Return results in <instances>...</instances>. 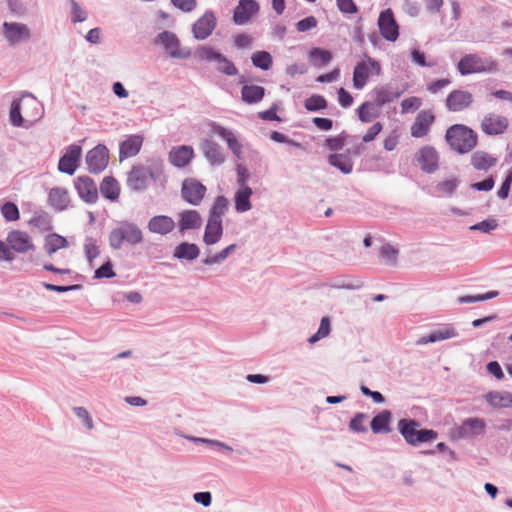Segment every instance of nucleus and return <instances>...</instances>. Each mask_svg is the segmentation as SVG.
Listing matches in <instances>:
<instances>
[{
    "label": "nucleus",
    "mask_w": 512,
    "mask_h": 512,
    "mask_svg": "<svg viewBox=\"0 0 512 512\" xmlns=\"http://www.w3.org/2000/svg\"><path fill=\"white\" fill-rule=\"evenodd\" d=\"M206 187L194 178H187L181 187V196L189 204L198 206L203 200Z\"/></svg>",
    "instance_id": "12"
},
{
    "label": "nucleus",
    "mask_w": 512,
    "mask_h": 512,
    "mask_svg": "<svg viewBox=\"0 0 512 512\" xmlns=\"http://www.w3.org/2000/svg\"><path fill=\"white\" fill-rule=\"evenodd\" d=\"M202 226V217L196 210H184L178 215L179 232L197 230Z\"/></svg>",
    "instance_id": "27"
},
{
    "label": "nucleus",
    "mask_w": 512,
    "mask_h": 512,
    "mask_svg": "<svg viewBox=\"0 0 512 512\" xmlns=\"http://www.w3.org/2000/svg\"><path fill=\"white\" fill-rule=\"evenodd\" d=\"M370 74L379 76L381 74L380 63L364 54V59L356 64L353 71V86L357 90H362L369 79Z\"/></svg>",
    "instance_id": "7"
},
{
    "label": "nucleus",
    "mask_w": 512,
    "mask_h": 512,
    "mask_svg": "<svg viewBox=\"0 0 512 512\" xmlns=\"http://www.w3.org/2000/svg\"><path fill=\"white\" fill-rule=\"evenodd\" d=\"M331 332V320L328 316L322 317L319 328L315 334L308 338L310 344H315L323 338H326Z\"/></svg>",
    "instance_id": "47"
},
{
    "label": "nucleus",
    "mask_w": 512,
    "mask_h": 512,
    "mask_svg": "<svg viewBox=\"0 0 512 512\" xmlns=\"http://www.w3.org/2000/svg\"><path fill=\"white\" fill-rule=\"evenodd\" d=\"M497 295H498L497 291H489L487 293L478 294V295H466V296L459 297L458 302L460 304H470V303H475V302H479V301L489 300V299L496 297Z\"/></svg>",
    "instance_id": "55"
},
{
    "label": "nucleus",
    "mask_w": 512,
    "mask_h": 512,
    "mask_svg": "<svg viewBox=\"0 0 512 512\" xmlns=\"http://www.w3.org/2000/svg\"><path fill=\"white\" fill-rule=\"evenodd\" d=\"M228 209V200L226 197L220 195L217 196L214 200L212 207L209 210V219L222 221L223 216L225 215Z\"/></svg>",
    "instance_id": "43"
},
{
    "label": "nucleus",
    "mask_w": 512,
    "mask_h": 512,
    "mask_svg": "<svg viewBox=\"0 0 512 512\" xmlns=\"http://www.w3.org/2000/svg\"><path fill=\"white\" fill-rule=\"evenodd\" d=\"M176 227V223L172 217L167 215L153 216L147 223V228L151 233L159 235H167Z\"/></svg>",
    "instance_id": "25"
},
{
    "label": "nucleus",
    "mask_w": 512,
    "mask_h": 512,
    "mask_svg": "<svg viewBox=\"0 0 512 512\" xmlns=\"http://www.w3.org/2000/svg\"><path fill=\"white\" fill-rule=\"evenodd\" d=\"M416 160L425 173H434L439 167V154L432 146L422 147L416 154Z\"/></svg>",
    "instance_id": "14"
},
{
    "label": "nucleus",
    "mask_w": 512,
    "mask_h": 512,
    "mask_svg": "<svg viewBox=\"0 0 512 512\" xmlns=\"http://www.w3.org/2000/svg\"><path fill=\"white\" fill-rule=\"evenodd\" d=\"M457 336V332L453 327L446 326L437 330L432 331L429 335L420 337L417 341V345H426L428 343H435L450 339Z\"/></svg>",
    "instance_id": "30"
},
{
    "label": "nucleus",
    "mask_w": 512,
    "mask_h": 512,
    "mask_svg": "<svg viewBox=\"0 0 512 512\" xmlns=\"http://www.w3.org/2000/svg\"><path fill=\"white\" fill-rule=\"evenodd\" d=\"M79 197L87 203H95L98 199V190L94 181L88 176H79L74 181Z\"/></svg>",
    "instance_id": "20"
},
{
    "label": "nucleus",
    "mask_w": 512,
    "mask_h": 512,
    "mask_svg": "<svg viewBox=\"0 0 512 512\" xmlns=\"http://www.w3.org/2000/svg\"><path fill=\"white\" fill-rule=\"evenodd\" d=\"M379 255L386 264L394 265L397 261L398 249L387 243L381 247Z\"/></svg>",
    "instance_id": "53"
},
{
    "label": "nucleus",
    "mask_w": 512,
    "mask_h": 512,
    "mask_svg": "<svg viewBox=\"0 0 512 512\" xmlns=\"http://www.w3.org/2000/svg\"><path fill=\"white\" fill-rule=\"evenodd\" d=\"M204 157L211 166H220L226 160V155L221 146L209 139H205L201 144Z\"/></svg>",
    "instance_id": "24"
},
{
    "label": "nucleus",
    "mask_w": 512,
    "mask_h": 512,
    "mask_svg": "<svg viewBox=\"0 0 512 512\" xmlns=\"http://www.w3.org/2000/svg\"><path fill=\"white\" fill-rule=\"evenodd\" d=\"M378 27L383 38L394 42L399 37V26L391 9L383 10L378 18Z\"/></svg>",
    "instance_id": "13"
},
{
    "label": "nucleus",
    "mask_w": 512,
    "mask_h": 512,
    "mask_svg": "<svg viewBox=\"0 0 512 512\" xmlns=\"http://www.w3.org/2000/svg\"><path fill=\"white\" fill-rule=\"evenodd\" d=\"M143 240L144 236L140 227L130 221L120 222L109 233V245L114 250L121 249L124 243L131 246L139 245Z\"/></svg>",
    "instance_id": "3"
},
{
    "label": "nucleus",
    "mask_w": 512,
    "mask_h": 512,
    "mask_svg": "<svg viewBox=\"0 0 512 512\" xmlns=\"http://www.w3.org/2000/svg\"><path fill=\"white\" fill-rule=\"evenodd\" d=\"M84 252H85V256H86V259L87 261L92 264V261L97 258L100 254V250H99V247L97 246V243H96V240L91 238V237H87L85 239V243H84Z\"/></svg>",
    "instance_id": "54"
},
{
    "label": "nucleus",
    "mask_w": 512,
    "mask_h": 512,
    "mask_svg": "<svg viewBox=\"0 0 512 512\" xmlns=\"http://www.w3.org/2000/svg\"><path fill=\"white\" fill-rule=\"evenodd\" d=\"M194 149L189 145L174 146L169 152L168 160L174 167L184 168L194 158Z\"/></svg>",
    "instance_id": "23"
},
{
    "label": "nucleus",
    "mask_w": 512,
    "mask_h": 512,
    "mask_svg": "<svg viewBox=\"0 0 512 512\" xmlns=\"http://www.w3.org/2000/svg\"><path fill=\"white\" fill-rule=\"evenodd\" d=\"M392 420V413L390 410H382L375 415L371 421V430L374 434L389 433L391 428L389 426Z\"/></svg>",
    "instance_id": "34"
},
{
    "label": "nucleus",
    "mask_w": 512,
    "mask_h": 512,
    "mask_svg": "<svg viewBox=\"0 0 512 512\" xmlns=\"http://www.w3.org/2000/svg\"><path fill=\"white\" fill-rule=\"evenodd\" d=\"M458 185L459 180L453 178L438 183L435 189L439 196H451L456 191Z\"/></svg>",
    "instance_id": "50"
},
{
    "label": "nucleus",
    "mask_w": 512,
    "mask_h": 512,
    "mask_svg": "<svg viewBox=\"0 0 512 512\" xmlns=\"http://www.w3.org/2000/svg\"><path fill=\"white\" fill-rule=\"evenodd\" d=\"M143 137L140 135H130L119 145V160L136 156L142 147Z\"/></svg>",
    "instance_id": "26"
},
{
    "label": "nucleus",
    "mask_w": 512,
    "mask_h": 512,
    "mask_svg": "<svg viewBox=\"0 0 512 512\" xmlns=\"http://www.w3.org/2000/svg\"><path fill=\"white\" fill-rule=\"evenodd\" d=\"M411 61L420 67H433L434 62H427L426 55L419 49H413L410 53Z\"/></svg>",
    "instance_id": "59"
},
{
    "label": "nucleus",
    "mask_w": 512,
    "mask_h": 512,
    "mask_svg": "<svg viewBox=\"0 0 512 512\" xmlns=\"http://www.w3.org/2000/svg\"><path fill=\"white\" fill-rule=\"evenodd\" d=\"M200 254L199 247L194 243L182 242L174 249L173 256L179 260L194 261Z\"/></svg>",
    "instance_id": "33"
},
{
    "label": "nucleus",
    "mask_w": 512,
    "mask_h": 512,
    "mask_svg": "<svg viewBox=\"0 0 512 512\" xmlns=\"http://www.w3.org/2000/svg\"><path fill=\"white\" fill-rule=\"evenodd\" d=\"M163 160L150 158L146 165H134L127 176V186L136 192L147 189L151 181H156L163 173Z\"/></svg>",
    "instance_id": "1"
},
{
    "label": "nucleus",
    "mask_w": 512,
    "mask_h": 512,
    "mask_svg": "<svg viewBox=\"0 0 512 512\" xmlns=\"http://www.w3.org/2000/svg\"><path fill=\"white\" fill-rule=\"evenodd\" d=\"M1 34L9 46L14 47L21 42L31 39L30 28L21 22H7L2 24Z\"/></svg>",
    "instance_id": "8"
},
{
    "label": "nucleus",
    "mask_w": 512,
    "mask_h": 512,
    "mask_svg": "<svg viewBox=\"0 0 512 512\" xmlns=\"http://www.w3.org/2000/svg\"><path fill=\"white\" fill-rule=\"evenodd\" d=\"M100 192L103 197L115 201L120 193L118 182L113 177H105L100 184Z\"/></svg>",
    "instance_id": "41"
},
{
    "label": "nucleus",
    "mask_w": 512,
    "mask_h": 512,
    "mask_svg": "<svg viewBox=\"0 0 512 512\" xmlns=\"http://www.w3.org/2000/svg\"><path fill=\"white\" fill-rule=\"evenodd\" d=\"M484 398L493 408L512 407V393L508 391H491L485 394Z\"/></svg>",
    "instance_id": "32"
},
{
    "label": "nucleus",
    "mask_w": 512,
    "mask_h": 512,
    "mask_svg": "<svg viewBox=\"0 0 512 512\" xmlns=\"http://www.w3.org/2000/svg\"><path fill=\"white\" fill-rule=\"evenodd\" d=\"M497 163V159L485 151H476L471 155V164L476 170H488Z\"/></svg>",
    "instance_id": "35"
},
{
    "label": "nucleus",
    "mask_w": 512,
    "mask_h": 512,
    "mask_svg": "<svg viewBox=\"0 0 512 512\" xmlns=\"http://www.w3.org/2000/svg\"><path fill=\"white\" fill-rule=\"evenodd\" d=\"M252 64L261 70L267 71L272 67V56L267 51H256L251 56Z\"/></svg>",
    "instance_id": "45"
},
{
    "label": "nucleus",
    "mask_w": 512,
    "mask_h": 512,
    "mask_svg": "<svg viewBox=\"0 0 512 512\" xmlns=\"http://www.w3.org/2000/svg\"><path fill=\"white\" fill-rule=\"evenodd\" d=\"M434 119L435 117L430 111H421L411 126V135L416 138L427 135Z\"/></svg>",
    "instance_id": "28"
},
{
    "label": "nucleus",
    "mask_w": 512,
    "mask_h": 512,
    "mask_svg": "<svg viewBox=\"0 0 512 512\" xmlns=\"http://www.w3.org/2000/svg\"><path fill=\"white\" fill-rule=\"evenodd\" d=\"M258 12L259 4L255 0H240L234 9L233 21L236 25H244Z\"/></svg>",
    "instance_id": "16"
},
{
    "label": "nucleus",
    "mask_w": 512,
    "mask_h": 512,
    "mask_svg": "<svg viewBox=\"0 0 512 512\" xmlns=\"http://www.w3.org/2000/svg\"><path fill=\"white\" fill-rule=\"evenodd\" d=\"M115 276V273L113 271V267L110 261H107L103 265H101L98 269L95 271L94 278L100 279V278H112Z\"/></svg>",
    "instance_id": "63"
},
{
    "label": "nucleus",
    "mask_w": 512,
    "mask_h": 512,
    "mask_svg": "<svg viewBox=\"0 0 512 512\" xmlns=\"http://www.w3.org/2000/svg\"><path fill=\"white\" fill-rule=\"evenodd\" d=\"M309 59L313 66L322 67L332 60V53L322 48H312L309 52Z\"/></svg>",
    "instance_id": "44"
},
{
    "label": "nucleus",
    "mask_w": 512,
    "mask_h": 512,
    "mask_svg": "<svg viewBox=\"0 0 512 512\" xmlns=\"http://www.w3.org/2000/svg\"><path fill=\"white\" fill-rule=\"evenodd\" d=\"M207 126L212 135H217L226 142L235 157L238 159L242 157L243 146L232 130L225 128L215 121H209Z\"/></svg>",
    "instance_id": "10"
},
{
    "label": "nucleus",
    "mask_w": 512,
    "mask_h": 512,
    "mask_svg": "<svg viewBox=\"0 0 512 512\" xmlns=\"http://www.w3.org/2000/svg\"><path fill=\"white\" fill-rule=\"evenodd\" d=\"M1 213L7 221H16L20 217L19 209L13 202H6L1 207Z\"/></svg>",
    "instance_id": "56"
},
{
    "label": "nucleus",
    "mask_w": 512,
    "mask_h": 512,
    "mask_svg": "<svg viewBox=\"0 0 512 512\" xmlns=\"http://www.w3.org/2000/svg\"><path fill=\"white\" fill-rule=\"evenodd\" d=\"M345 134L342 133L336 137H329L326 139V146L333 151H339L344 147Z\"/></svg>",
    "instance_id": "62"
},
{
    "label": "nucleus",
    "mask_w": 512,
    "mask_h": 512,
    "mask_svg": "<svg viewBox=\"0 0 512 512\" xmlns=\"http://www.w3.org/2000/svg\"><path fill=\"white\" fill-rule=\"evenodd\" d=\"M6 241L11 250L17 253H27L34 250L31 237L24 231L13 230L9 232Z\"/></svg>",
    "instance_id": "19"
},
{
    "label": "nucleus",
    "mask_w": 512,
    "mask_h": 512,
    "mask_svg": "<svg viewBox=\"0 0 512 512\" xmlns=\"http://www.w3.org/2000/svg\"><path fill=\"white\" fill-rule=\"evenodd\" d=\"M457 69L463 76L483 72L491 73L497 70V63L491 57L482 58L477 54H466L458 62Z\"/></svg>",
    "instance_id": "6"
},
{
    "label": "nucleus",
    "mask_w": 512,
    "mask_h": 512,
    "mask_svg": "<svg viewBox=\"0 0 512 512\" xmlns=\"http://www.w3.org/2000/svg\"><path fill=\"white\" fill-rule=\"evenodd\" d=\"M237 249L236 244H230L221 251L216 254H211L210 252L207 256L202 259V264L206 266H213L217 264H221L224 260H226L232 253Z\"/></svg>",
    "instance_id": "39"
},
{
    "label": "nucleus",
    "mask_w": 512,
    "mask_h": 512,
    "mask_svg": "<svg viewBox=\"0 0 512 512\" xmlns=\"http://www.w3.org/2000/svg\"><path fill=\"white\" fill-rule=\"evenodd\" d=\"M70 3V18L73 24L82 23L87 20L88 12L80 6L75 0H69Z\"/></svg>",
    "instance_id": "49"
},
{
    "label": "nucleus",
    "mask_w": 512,
    "mask_h": 512,
    "mask_svg": "<svg viewBox=\"0 0 512 512\" xmlns=\"http://www.w3.org/2000/svg\"><path fill=\"white\" fill-rule=\"evenodd\" d=\"M368 416L365 413L358 412L349 422V429L354 433H366L368 431L365 422Z\"/></svg>",
    "instance_id": "51"
},
{
    "label": "nucleus",
    "mask_w": 512,
    "mask_h": 512,
    "mask_svg": "<svg viewBox=\"0 0 512 512\" xmlns=\"http://www.w3.org/2000/svg\"><path fill=\"white\" fill-rule=\"evenodd\" d=\"M419 422L414 419H400L397 427L407 442L411 446H418L422 443H427L435 440L438 436L437 432L432 429H418Z\"/></svg>",
    "instance_id": "4"
},
{
    "label": "nucleus",
    "mask_w": 512,
    "mask_h": 512,
    "mask_svg": "<svg viewBox=\"0 0 512 512\" xmlns=\"http://www.w3.org/2000/svg\"><path fill=\"white\" fill-rule=\"evenodd\" d=\"M30 224L39 229L48 230L50 228V219H49L48 214L42 213V214L34 216L30 220Z\"/></svg>",
    "instance_id": "60"
},
{
    "label": "nucleus",
    "mask_w": 512,
    "mask_h": 512,
    "mask_svg": "<svg viewBox=\"0 0 512 512\" xmlns=\"http://www.w3.org/2000/svg\"><path fill=\"white\" fill-rule=\"evenodd\" d=\"M372 93L374 96L375 104L379 107H382L385 104L391 103L398 99L403 94V90L393 86L392 84H385L376 86Z\"/></svg>",
    "instance_id": "22"
},
{
    "label": "nucleus",
    "mask_w": 512,
    "mask_h": 512,
    "mask_svg": "<svg viewBox=\"0 0 512 512\" xmlns=\"http://www.w3.org/2000/svg\"><path fill=\"white\" fill-rule=\"evenodd\" d=\"M328 163L344 174H350L353 171V162L346 154H331L328 157Z\"/></svg>",
    "instance_id": "40"
},
{
    "label": "nucleus",
    "mask_w": 512,
    "mask_h": 512,
    "mask_svg": "<svg viewBox=\"0 0 512 512\" xmlns=\"http://www.w3.org/2000/svg\"><path fill=\"white\" fill-rule=\"evenodd\" d=\"M445 139L452 150L466 154L477 145L478 137L468 126L454 124L447 129Z\"/></svg>",
    "instance_id": "2"
},
{
    "label": "nucleus",
    "mask_w": 512,
    "mask_h": 512,
    "mask_svg": "<svg viewBox=\"0 0 512 512\" xmlns=\"http://www.w3.org/2000/svg\"><path fill=\"white\" fill-rule=\"evenodd\" d=\"M253 190L249 186L238 188L234 194L235 210L238 213H245L252 208L250 201Z\"/></svg>",
    "instance_id": "31"
},
{
    "label": "nucleus",
    "mask_w": 512,
    "mask_h": 512,
    "mask_svg": "<svg viewBox=\"0 0 512 512\" xmlns=\"http://www.w3.org/2000/svg\"><path fill=\"white\" fill-rule=\"evenodd\" d=\"M195 55L201 61L214 63L215 70L223 75L233 77L239 74V70L235 64L211 46H199L195 51Z\"/></svg>",
    "instance_id": "5"
},
{
    "label": "nucleus",
    "mask_w": 512,
    "mask_h": 512,
    "mask_svg": "<svg viewBox=\"0 0 512 512\" xmlns=\"http://www.w3.org/2000/svg\"><path fill=\"white\" fill-rule=\"evenodd\" d=\"M78 166L79 164L62 156L58 163V170L62 173L73 175L77 170Z\"/></svg>",
    "instance_id": "58"
},
{
    "label": "nucleus",
    "mask_w": 512,
    "mask_h": 512,
    "mask_svg": "<svg viewBox=\"0 0 512 512\" xmlns=\"http://www.w3.org/2000/svg\"><path fill=\"white\" fill-rule=\"evenodd\" d=\"M66 247H68L67 239L59 234L51 233L45 237L44 249L49 256Z\"/></svg>",
    "instance_id": "38"
},
{
    "label": "nucleus",
    "mask_w": 512,
    "mask_h": 512,
    "mask_svg": "<svg viewBox=\"0 0 512 512\" xmlns=\"http://www.w3.org/2000/svg\"><path fill=\"white\" fill-rule=\"evenodd\" d=\"M73 411L79 420L83 423V425L88 429L92 430L94 428L93 420L88 412V410L84 407H74Z\"/></svg>",
    "instance_id": "57"
},
{
    "label": "nucleus",
    "mask_w": 512,
    "mask_h": 512,
    "mask_svg": "<svg viewBox=\"0 0 512 512\" xmlns=\"http://www.w3.org/2000/svg\"><path fill=\"white\" fill-rule=\"evenodd\" d=\"M317 26V20L313 16H308L296 23L299 32H307Z\"/></svg>",
    "instance_id": "64"
},
{
    "label": "nucleus",
    "mask_w": 512,
    "mask_h": 512,
    "mask_svg": "<svg viewBox=\"0 0 512 512\" xmlns=\"http://www.w3.org/2000/svg\"><path fill=\"white\" fill-rule=\"evenodd\" d=\"M486 423L485 420L478 417H471L465 419L457 428V435L460 438H472L485 433Z\"/></svg>",
    "instance_id": "21"
},
{
    "label": "nucleus",
    "mask_w": 512,
    "mask_h": 512,
    "mask_svg": "<svg viewBox=\"0 0 512 512\" xmlns=\"http://www.w3.org/2000/svg\"><path fill=\"white\" fill-rule=\"evenodd\" d=\"M156 44L163 46L165 51L172 58L187 59L191 55L189 48H181L177 35L171 31H163L159 33L155 39Z\"/></svg>",
    "instance_id": "9"
},
{
    "label": "nucleus",
    "mask_w": 512,
    "mask_h": 512,
    "mask_svg": "<svg viewBox=\"0 0 512 512\" xmlns=\"http://www.w3.org/2000/svg\"><path fill=\"white\" fill-rule=\"evenodd\" d=\"M21 104V99H14L11 103L9 119L15 127H22L24 125V119L21 115Z\"/></svg>",
    "instance_id": "48"
},
{
    "label": "nucleus",
    "mask_w": 512,
    "mask_h": 512,
    "mask_svg": "<svg viewBox=\"0 0 512 512\" xmlns=\"http://www.w3.org/2000/svg\"><path fill=\"white\" fill-rule=\"evenodd\" d=\"M86 164L89 172L101 173L108 165L109 151L105 145L98 144L86 154Z\"/></svg>",
    "instance_id": "11"
},
{
    "label": "nucleus",
    "mask_w": 512,
    "mask_h": 512,
    "mask_svg": "<svg viewBox=\"0 0 512 512\" xmlns=\"http://www.w3.org/2000/svg\"><path fill=\"white\" fill-rule=\"evenodd\" d=\"M304 106L308 111L316 112L325 109L327 101L323 96L315 94L305 100Z\"/></svg>",
    "instance_id": "52"
},
{
    "label": "nucleus",
    "mask_w": 512,
    "mask_h": 512,
    "mask_svg": "<svg viewBox=\"0 0 512 512\" xmlns=\"http://www.w3.org/2000/svg\"><path fill=\"white\" fill-rule=\"evenodd\" d=\"M376 106V104L369 101L361 104L357 109L359 120L364 123H369L377 118L379 116V110Z\"/></svg>",
    "instance_id": "42"
},
{
    "label": "nucleus",
    "mask_w": 512,
    "mask_h": 512,
    "mask_svg": "<svg viewBox=\"0 0 512 512\" xmlns=\"http://www.w3.org/2000/svg\"><path fill=\"white\" fill-rule=\"evenodd\" d=\"M217 24L216 17L212 11H206L192 26V32L197 40L208 38Z\"/></svg>",
    "instance_id": "15"
},
{
    "label": "nucleus",
    "mask_w": 512,
    "mask_h": 512,
    "mask_svg": "<svg viewBox=\"0 0 512 512\" xmlns=\"http://www.w3.org/2000/svg\"><path fill=\"white\" fill-rule=\"evenodd\" d=\"M422 104V101L418 97H409L401 102L402 113H407L411 110L418 109Z\"/></svg>",
    "instance_id": "61"
},
{
    "label": "nucleus",
    "mask_w": 512,
    "mask_h": 512,
    "mask_svg": "<svg viewBox=\"0 0 512 512\" xmlns=\"http://www.w3.org/2000/svg\"><path fill=\"white\" fill-rule=\"evenodd\" d=\"M49 202L50 204L59 211H62L67 208L69 204V196L65 189L63 188H52L49 192Z\"/></svg>",
    "instance_id": "37"
},
{
    "label": "nucleus",
    "mask_w": 512,
    "mask_h": 512,
    "mask_svg": "<svg viewBox=\"0 0 512 512\" xmlns=\"http://www.w3.org/2000/svg\"><path fill=\"white\" fill-rule=\"evenodd\" d=\"M508 125L509 121L506 117L488 113L482 119L481 129L487 135H499L507 130Z\"/></svg>",
    "instance_id": "18"
},
{
    "label": "nucleus",
    "mask_w": 512,
    "mask_h": 512,
    "mask_svg": "<svg viewBox=\"0 0 512 512\" xmlns=\"http://www.w3.org/2000/svg\"><path fill=\"white\" fill-rule=\"evenodd\" d=\"M265 89L258 85H244L241 89L242 100L248 104H254L263 99Z\"/></svg>",
    "instance_id": "36"
},
{
    "label": "nucleus",
    "mask_w": 512,
    "mask_h": 512,
    "mask_svg": "<svg viewBox=\"0 0 512 512\" xmlns=\"http://www.w3.org/2000/svg\"><path fill=\"white\" fill-rule=\"evenodd\" d=\"M473 96L465 90H453L446 98V108L451 112H460L471 106Z\"/></svg>",
    "instance_id": "17"
},
{
    "label": "nucleus",
    "mask_w": 512,
    "mask_h": 512,
    "mask_svg": "<svg viewBox=\"0 0 512 512\" xmlns=\"http://www.w3.org/2000/svg\"><path fill=\"white\" fill-rule=\"evenodd\" d=\"M177 435L187 439L188 441H191V442H194V443H202V444H206V445H209L211 447H217L221 450H224V451H227V452H232L233 451V448L229 445H227L226 443L224 442H221V441H218V440H214V439H208V438H202V437H196V436H190V435H184L182 433H176Z\"/></svg>",
    "instance_id": "46"
},
{
    "label": "nucleus",
    "mask_w": 512,
    "mask_h": 512,
    "mask_svg": "<svg viewBox=\"0 0 512 512\" xmlns=\"http://www.w3.org/2000/svg\"><path fill=\"white\" fill-rule=\"evenodd\" d=\"M223 236V224L222 221L209 219L207 220V224L205 226V231L203 235V242L212 246L217 244Z\"/></svg>",
    "instance_id": "29"
}]
</instances>
